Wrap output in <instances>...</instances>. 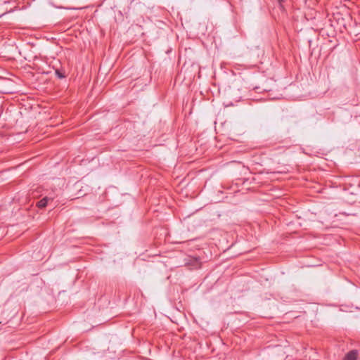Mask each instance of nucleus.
Instances as JSON below:
<instances>
[{
  "label": "nucleus",
  "mask_w": 360,
  "mask_h": 360,
  "mask_svg": "<svg viewBox=\"0 0 360 360\" xmlns=\"http://www.w3.org/2000/svg\"><path fill=\"white\" fill-rule=\"evenodd\" d=\"M56 75L59 77V78H63L65 77V76L60 73L58 70H56Z\"/></svg>",
  "instance_id": "obj_3"
},
{
  "label": "nucleus",
  "mask_w": 360,
  "mask_h": 360,
  "mask_svg": "<svg viewBox=\"0 0 360 360\" xmlns=\"http://www.w3.org/2000/svg\"><path fill=\"white\" fill-rule=\"evenodd\" d=\"M4 13L0 14V17H1Z\"/></svg>",
  "instance_id": "obj_6"
},
{
  "label": "nucleus",
  "mask_w": 360,
  "mask_h": 360,
  "mask_svg": "<svg viewBox=\"0 0 360 360\" xmlns=\"http://www.w3.org/2000/svg\"><path fill=\"white\" fill-rule=\"evenodd\" d=\"M279 3L283 2L284 0H278Z\"/></svg>",
  "instance_id": "obj_5"
},
{
  "label": "nucleus",
  "mask_w": 360,
  "mask_h": 360,
  "mask_svg": "<svg viewBox=\"0 0 360 360\" xmlns=\"http://www.w3.org/2000/svg\"><path fill=\"white\" fill-rule=\"evenodd\" d=\"M53 198L46 196L37 202V206L41 209L44 208L48 205L49 202L53 200Z\"/></svg>",
  "instance_id": "obj_1"
},
{
  "label": "nucleus",
  "mask_w": 360,
  "mask_h": 360,
  "mask_svg": "<svg viewBox=\"0 0 360 360\" xmlns=\"http://www.w3.org/2000/svg\"><path fill=\"white\" fill-rule=\"evenodd\" d=\"M358 352L356 350H352L345 356L343 360H356L357 358Z\"/></svg>",
  "instance_id": "obj_2"
},
{
  "label": "nucleus",
  "mask_w": 360,
  "mask_h": 360,
  "mask_svg": "<svg viewBox=\"0 0 360 360\" xmlns=\"http://www.w3.org/2000/svg\"><path fill=\"white\" fill-rule=\"evenodd\" d=\"M195 262H196V264H195V266H198V265H199V264H200V263L198 262L199 257H195Z\"/></svg>",
  "instance_id": "obj_4"
}]
</instances>
